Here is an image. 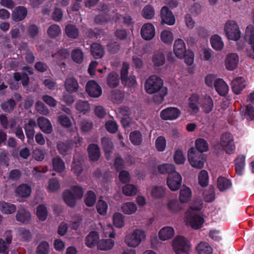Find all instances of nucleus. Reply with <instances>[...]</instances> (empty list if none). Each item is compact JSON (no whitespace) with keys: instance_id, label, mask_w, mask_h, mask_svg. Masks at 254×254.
I'll use <instances>...</instances> for the list:
<instances>
[{"instance_id":"nucleus-1","label":"nucleus","mask_w":254,"mask_h":254,"mask_svg":"<svg viewBox=\"0 0 254 254\" xmlns=\"http://www.w3.org/2000/svg\"><path fill=\"white\" fill-rule=\"evenodd\" d=\"M202 202L197 206L192 205L190 206V210L186 214V222L188 225L194 229H198L200 228L204 222L203 218L193 210L198 211L200 210L201 208Z\"/></svg>"},{"instance_id":"nucleus-2","label":"nucleus","mask_w":254,"mask_h":254,"mask_svg":"<svg viewBox=\"0 0 254 254\" xmlns=\"http://www.w3.org/2000/svg\"><path fill=\"white\" fill-rule=\"evenodd\" d=\"M146 237L144 230L142 229H135L126 235L124 242L128 247L136 248L145 240Z\"/></svg>"},{"instance_id":"nucleus-3","label":"nucleus","mask_w":254,"mask_h":254,"mask_svg":"<svg viewBox=\"0 0 254 254\" xmlns=\"http://www.w3.org/2000/svg\"><path fill=\"white\" fill-rule=\"evenodd\" d=\"M83 194L82 189L75 186L71 188L70 190L65 191L63 193V198L65 203L70 207H73L76 204L77 199H80Z\"/></svg>"},{"instance_id":"nucleus-4","label":"nucleus","mask_w":254,"mask_h":254,"mask_svg":"<svg viewBox=\"0 0 254 254\" xmlns=\"http://www.w3.org/2000/svg\"><path fill=\"white\" fill-rule=\"evenodd\" d=\"M100 13L96 16L94 21L97 24H104L114 18V11L111 5L101 4L98 6Z\"/></svg>"},{"instance_id":"nucleus-5","label":"nucleus","mask_w":254,"mask_h":254,"mask_svg":"<svg viewBox=\"0 0 254 254\" xmlns=\"http://www.w3.org/2000/svg\"><path fill=\"white\" fill-rule=\"evenodd\" d=\"M163 85V81L160 77L156 75H152L146 80L145 89L148 94H154L160 91L162 88H166Z\"/></svg>"},{"instance_id":"nucleus-6","label":"nucleus","mask_w":254,"mask_h":254,"mask_svg":"<svg viewBox=\"0 0 254 254\" xmlns=\"http://www.w3.org/2000/svg\"><path fill=\"white\" fill-rule=\"evenodd\" d=\"M188 160L192 167L197 169L203 167L205 158L203 154L197 152L194 148H191L188 151Z\"/></svg>"},{"instance_id":"nucleus-7","label":"nucleus","mask_w":254,"mask_h":254,"mask_svg":"<svg viewBox=\"0 0 254 254\" xmlns=\"http://www.w3.org/2000/svg\"><path fill=\"white\" fill-rule=\"evenodd\" d=\"M172 246L177 254H188L190 251L189 242L182 236H178L173 240Z\"/></svg>"},{"instance_id":"nucleus-8","label":"nucleus","mask_w":254,"mask_h":254,"mask_svg":"<svg viewBox=\"0 0 254 254\" xmlns=\"http://www.w3.org/2000/svg\"><path fill=\"white\" fill-rule=\"evenodd\" d=\"M224 31L229 40L235 41L238 40V24L236 21H227L224 25Z\"/></svg>"},{"instance_id":"nucleus-9","label":"nucleus","mask_w":254,"mask_h":254,"mask_svg":"<svg viewBox=\"0 0 254 254\" xmlns=\"http://www.w3.org/2000/svg\"><path fill=\"white\" fill-rule=\"evenodd\" d=\"M220 145L227 153H233L235 149V145L233 135L229 132L223 133L221 137Z\"/></svg>"},{"instance_id":"nucleus-10","label":"nucleus","mask_w":254,"mask_h":254,"mask_svg":"<svg viewBox=\"0 0 254 254\" xmlns=\"http://www.w3.org/2000/svg\"><path fill=\"white\" fill-rule=\"evenodd\" d=\"M182 178L177 172H174L168 175L167 179V184L172 191L178 190L182 184Z\"/></svg>"},{"instance_id":"nucleus-11","label":"nucleus","mask_w":254,"mask_h":254,"mask_svg":"<svg viewBox=\"0 0 254 254\" xmlns=\"http://www.w3.org/2000/svg\"><path fill=\"white\" fill-rule=\"evenodd\" d=\"M181 112L176 107L167 108L160 112V118L165 121H173L178 119L181 115Z\"/></svg>"},{"instance_id":"nucleus-12","label":"nucleus","mask_w":254,"mask_h":254,"mask_svg":"<svg viewBox=\"0 0 254 254\" xmlns=\"http://www.w3.org/2000/svg\"><path fill=\"white\" fill-rule=\"evenodd\" d=\"M86 91L90 96L94 98L99 97L102 94L101 88L93 80L87 82L86 86Z\"/></svg>"},{"instance_id":"nucleus-13","label":"nucleus","mask_w":254,"mask_h":254,"mask_svg":"<svg viewBox=\"0 0 254 254\" xmlns=\"http://www.w3.org/2000/svg\"><path fill=\"white\" fill-rule=\"evenodd\" d=\"M140 34L144 40H150L155 36V28L151 23H147L141 27Z\"/></svg>"},{"instance_id":"nucleus-14","label":"nucleus","mask_w":254,"mask_h":254,"mask_svg":"<svg viewBox=\"0 0 254 254\" xmlns=\"http://www.w3.org/2000/svg\"><path fill=\"white\" fill-rule=\"evenodd\" d=\"M36 126V122L33 119H30L28 123L25 124L24 126L25 134L28 138V142L30 144H32L34 142L35 128Z\"/></svg>"},{"instance_id":"nucleus-15","label":"nucleus","mask_w":254,"mask_h":254,"mask_svg":"<svg viewBox=\"0 0 254 254\" xmlns=\"http://www.w3.org/2000/svg\"><path fill=\"white\" fill-rule=\"evenodd\" d=\"M15 218L16 220L20 223L27 224L31 219V214L26 208L21 207L16 211Z\"/></svg>"},{"instance_id":"nucleus-16","label":"nucleus","mask_w":254,"mask_h":254,"mask_svg":"<svg viewBox=\"0 0 254 254\" xmlns=\"http://www.w3.org/2000/svg\"><path fill=\"white\" fill-rule=\"evenodd\" d=\"M173 51L177 58L182 59L185 57L187 51L185 42L182 39L179 38L175 41Z\"/></svg>"},{"instance_id":"nucleus-17","label":"nucleus","mask_w":254,"mask_h":254,"mask_svg":"<svg viewBox=\"0 0 254 254\" xmlns=\"http://www.w3.org/2000/svg\"><path fill=\"white\" fill-rule=\"evenodd\" d=\"M31 191L32 189L29 185L22 184L15 189V196L20 199L26 198L30 196Z\"/></svg>"},{"instance_id":"nucleus-18","label":"nucleus","mask_w":254,"mask_h":254,"mask_svg":"<svg viewBox=\"0 0 254 254\" xmlns=\"http://www.w3.org/2000/svg\"><path fill=\"white\" fill-rule=\"evenodd\" d=\"M161 17L162 21L169 25H173L175 23V18L169 8L164 6L161 10Z\"/></svg>"},{"instance_id":"nucleus-19","label":"nucleus","mask_w":254,"mask_h":254,"mask_svg":"<svg viewBox=\"0 0 254 254\" xmlns=\"http://www.w3.org/2000/svg\"><path fill=\"white\" fill-rule=\"evenodd\" d=\"M238 63V56L237 54L231 53L226 57L225 65L227 69L233 70L237 67Z\"/></svg>"},{"instance_id":"nucleus-20","label":"nucleus","mask_w":254,"mask_h":254,"mask_svg":"<svg viewBox=\"0 0 254 254\" xmlns=\"http://www.w3.org/2000/svg\"><path fill=\"white\" fill-rule=\"evenodd\" d=\"M99 241L98 233L93 231L90 232L87 235L85 238V243L87 247L92 248L96 245L97 246Z\"/></svg>"},{"instance_id":"nucleus-21","label":"nucleus","mask_w":254,"mask_h":254,"mask_svg":"<svg viewBox=\"0 0 254 254\" xmlns=\"http://www.w3.org/2000/svg\"><path fill=\"white\" fill-rule=\"evenodd\" d=\"M199 97L196 94L191 95L188 99V106L191 113L196 114L199 111Z\"/></svg>"},{"instance_id":"nucleus-22","label":"nucleus","mask_w":254,"mask_h":254,"mask_svg":"<svg viewBox=\"0 0 254 254\" xmlns=\"http://www.w3.org/2000/svg\"><path fill=\"white\" fill-rule=\"evenodd\" d=\"M175 235V230L172 227L166 226L161 228L158 233V236L161 241H167L171 239Z\"/></svg>"},{"instance_id":"nucleus-23","label":"nucleus","mask_w":254,"mask_h":254,"mask_svg":"<svg viewBox=\"0 0 254 254\" xmlns=\"http://www.w3.org/2000/svg\"><path fill=\"white\" fill-rule=\"evenodd\" d=\"M27 10L24 6L16 7L12 12V19L15 21L22 20L27 16Z\"/></svg>"},{"instance_id":"nucleus-24","label":"nucleus","mask_w":254,"mask_h":254,"mask_svg":"<svg viewBox=\"0 0 254 254\" xmlns=\"http://www.w3.org/2000/svg\"><path fill=\"white\" fill-rule=\"evenodd\" d=\"M64 87L68 92L74 93L77 91L79 84L75 78L73 77H68L65 79Z\"/></svg>"},{"instance_id":"nucleus-25","label":"nucleus","mask_w":254,"mask_h":254,"mask_svg":"<svg viewBox=\"0 0 254 254\" xmlns=\"http://www.w3.org/2000/svg\"><path fill=\"white\" fill-rule=\"evenodd\" d=\"M38 125L41 130L46 133H50L53 130V127L50 121L43 117H39L37 120Z\"/></svg>"},{"instance_id":"nucleus-26","label":"nucleus","mask_w":254,"mask_h":254,"mask_svg":"<svg viewBox=\"0 0 254 254\" xmlns=\"http://www.w3.org/2000/svg\"><path fill=\"white\" fill-rule=\"evenodd\" d=\"M121 211L126 215H132L137 211L136 204L131 201L123 203L121 206Z\"/></svg>"},{"instance_id":"nucleus-27","label":"nucleus","mask_w":254,"mask_h":254,"mask_svg":"<svg viewBox=\"0 0 254 254\" xmlns=\"http://www.w3.org/2000/svg\"><path fill=\"white\" fill-rule=\"evenodd\" d=\"M211 45L213 49L217 51L223 50L224 46V42L221 36L217 34L212 35L210 39Z\"/></svg>"},{"instance_id":"nucleus-28","label":"nucleus","mask_w":254,"mask_h":254,"mask_svg":"<svg viewBox=\"0 0 254 254\" xmlns=\"http://www.w3.org/2000/svg\"><path fill=\"white\" fill-rule=\"evenodd\" d=\"M16 206L5 201L0 202V211L4 214H12L16 211Z\"/></svg>"},{"instance_id":"nucleus-29","label":"nucleus","mask_w":254,"mask_h":254,"mask_svg":"<svg viewBox=\"0 0 254 254\" xmlns=\"http://www.w3.org/2000/svg\"><path fill=\"white\" fill-rule=\"evenodd\" d=\"M214 87L216 91L221 96L226 95L229 88L226 82L221 78H217L214 82Z\"/></svg>"},{"instance_id":"nucleus-30","label":"nucleus","mask_w":254,"mask_h":254,"mask_svg":"<svg viewBox=\"0 0 254 254\" xmlns=\"http://www.w3.org/2000/svg\"><path fill=\"white\" fill-rule=\"evenodd\" d=\"M165 57L162 52H155L152 56L151 61L154 67H159L165 63Z\"/></svg>"},{"instance_id":"nucleus-31","label":"nucleus","mask_w":254,"mask_h":254,"mask_svg":"<svg viewBox=\"0 0 254 254\" xmlns=\"http://www.w3.org/2000/svg\"><path fill=\"white\" fill-rule=\"evenodd\" d=\"M166 189L162 186H155L152 187L150 191L151 196L154 199H161L166 194Z\"/></svg>"},{"instance_id":"nucleus-32","label":"nucleus","mask_w":254,"mask_h":254,"mask_svg":"<svg viewBox=\"0 0 254 254\" xmlns=\"http://www.w3.org/2000/svg\"><path fill=\"white\" fill-rule=\"evenodd\" d=\"M70 55V52L67 49H62L57 53L53 55V57L56 60L58 64L62 65H65L64 63L62 62L63 60L68 58Z\"/></svg>"},{"instance_id":"nucleus-33","label":"nucleus","mask_w":254,"mask_h":254,"mask_svg":"<svg viewBox=\"0 0 254 254\" xmlns=\"http://www.w3.org/2000/svg\"><path fill=\"white\" fill-rule=\"evenodd\" d=\"M202 109L206 113H210L213 108V102L210 96L205 95L201 100Z\"/></svg>"},{"instance_id":"nucleus-34","label":"nucleus","mask_w":254,"mask_h":254,"mask_svg":"<svg viewBox=\"0 0 254 254\" xmlns=\"http://www.w3.org/2000/svg\"><path fill=\"white\" fill-rule=\"evenodd\" d=\"M88 151L90 159L93 161H97L100 156V151L99 146L94 144L89 145Z\"/></svg>"},{"instance_id":"nucleus-35","label":"nucleus","mask_w":254,"mask_h":254,"mask_svg":"<svg viewBox=\"0 0 254 254\" xmlns=\"http://www.w3.org/2000/svg\"><path fill=\"white\" fill-rule=\"evenodd\" d=\"M160 40L162 43L166 45H171L174 40V35L169 30H163L160 35Z\"/></svg>"},{"instance_id":"nucleus-36","label":"nucleus","mask_w":254,"mask_h":254,"mask_svg":"<svg viewBox=\"0 0 254 254\" xmlns=\"http://www.w3.org/2000/svg\"><path fill=\"white\" fill-rule=\"evenodd\" d=\"M64 33L68 38L71 39H76L79 36L78 28L73 24H67L65 27Z\"/></svg>"},{"instance_id":"nucleus-37","label":"nucleus","mask_w":254,"mask_h":254,"mask_svg":"<svg viewBox=\"0 0 254 254\" xmlns=\"http://www.w3.org/2000/svg\"><path fill=\"white\" fill-rule=\"evenodd\" d=\"M168 210L172 213L176 214L182 209V205L177 200L170 199L167 203Z\"/></svg>"},{"instance_id":"nucleus-38","label":"nucleus","mask_w":254,"mask_h":254,"mask_svg":"<svg viewBox=\"0 0 254 254\" xmlns=\"http://www.w3.org/2000/svg\"><path fill=\"white\" fill-rule=\"evenodd\" d=\"M101 142L106 158L109 159L110 154L113 148V143L109 138L106 137L102 138Z\"/></svg>"},{"instance_id":"nucleus-39","label":"nucleus","mask_w":254,"mask_h":254,"mask_svg":"<svg viewBox=\"0 0 254 254\" xmlns=\"http://www.w3.org/2000/svg\"><path fill=\"white\" fill-rule=\"evenodd\" d=\"M191 197V191L190 189L186 187L183 186L180 191L179 199L181 202H187Z\"/></svg>"},{"instance_id":"nucleus-40","label":"nucleus","mask_w":254,"mask_h":254,"mask_svg":"<svg viewBox=\"0 0 254 254\" xmlns=\"http://www.w3.org/2000/svg\"><path fill=\"white\" fill-rule=\"evenodd\" d=\"M115 245V242L112 239H102L98 243L97 248L101 251L111 250Z\"/></svg>"},{"instance_id":"nucleus-41","label":"nucleus","mask_w":254,"mask_h":254,"mask_svg":"<svg viewBox=\"0 0 254 254\" xmlns=\"http://www.w3.org/2000/svg\"><path fill=\"white\" fill-rule=\"evenodd\" d=\"M91 53L95 59H99L104 55V51L101 45L98 43H93L91 46Z\"/></svg>"},{"instance_id":"nucleus-42","label":"nucleus","mask_w":254,"mask_h":254,"mask_svg":"<svg viewBox=\"0 0 254 254\" xmlns=\"http://www.w3.org/2000/svg\"><path fill=\"white\" fill-rule=\"evenodd\" d=\"M232 184L231 181L223 177H220L217 179V186L220 191H224L231 188Z\"/></svg>"},{"instance_id":"nucleus-43","label":"nucleus","mask_w":254,"mask_h":254,"mask_svg":"<svg viewBox=\"0 0 254 254\" xmlns=\"http://www.w3.org/2000/svg\"><path fill=\"white\" fill-rule=\"evenodd\" d=\"M107 81L110 87H116L120 82V78L118 74L115 72H111L108 76Z\"/></svg>"},{"instance_id":"nucleus-44","label":"nucleus","mask_w":254,"mask_h":254,"mask_svg":"<svg viewBox=\"0 0 254 254\" xmlns=\"http://www.w3.org/2000/svg\"><path fill=\"white\" fill-rule=\"evenodd\" d=\"M52 166L54 170L58 172H63L65 169L64 163L59 157H55L52 159Z\"/></svg>"},{"instance_id":"nucleus-45","label":"nucleus","mask_w":254,"mask_h":254,"mask_svg":"<svg viewBox=\"0 0 254 254\" xmlns=\"http://www.w3.org/2000/svg\"><path fill=\"white\" fill-rule=\"evenodd\" d=\"M0 122L2 127L5 129H13L16 125V121L13 119L7 120L6 117L1 115L0 116Z\"/></svg>"},{"instance_id":"nucleus-46","label":"nucleus","mask_w":254,"mask_h":254,"mask_svg":"<svg viewBox=\"0 0 254 254\" xmlns=\"http://www.w3.org/2000/svg\"><path fill=\"white\" fill-rule=\"evenodd\" d=\"M62 30L60 26L57 24H52L47 30V34L51 38H56L61 35Z\"/></svg>"},{"instance_id":"nucleus-47","label":"nucleus","mask_w":254,"mask_h":254,"mask_svg":"<svg viewBox=\"0 0 254 254\" xmlns=\"http://www.w3.org/2000/svg\"><path fill=\"white\" fill-rule=\"evenodd\" d=\"M158 172L161 174L169 175L175 172V166L171 164H163L158 166Z\"/></svg>"},{"instance_id":"nucleus-48","label":"nucleus","mask_w":254,"mask_h":254,"mask_svg":"<svg viewBox=\"0 0 254 254\" xmlns=\"http://www.w3.org/2000/svg\"><path fill=\"white\" fill-rule=\"evenodd\" d=\"M124 216L119 212H116L113 216L114 225L117 228H122L125 225Z\"/></svg>"},{"instance_id":"nucleus-49","label":"nucleus","mask_w":254,"mask_h":254,"mask_svg":"<svg viewBox=\"0 0 254 254\" xmlns=\"http://www.w3.org/2000/svg\"><path fill=\"white\" fill-rule=\"evenodd\" d=\"M198 254H211L212 250L211 247L206 243L201 242L196 247Z\"/></svg>"},{"instance_id":"nucleus-50","label":"nucleus","mask_w":254,"mask_h":254,"mask_svg":"<svg viewBox=\"0 0 254 254\" xmlns=\"http://www.w3.org/2000/svg\"><path fill=\"white\" fill-rule=\"evenodd\" d=\"M141 15L146 19H151L155 15V10L152 6L148 5L142 9Z\"/></svg>"},{"instance_id":"nucleus-51","label":"nucleus","mask_w":254,"mask_h":254,"mask_svg":"<svg viewBox=\"0 0 254 254\" xmlns=\"http://www.w3.org/2000/svg\"><path fill=\"white\" fill-rule=\"evenodd\" d=\"M50 252V245L46 241L41 242L37 246L36 254H49Z\"/></svg>"},{"instance_id":"nucleus-52","label":"nucleus","mask_w":254,"mask_h":254,"mask_svg":"<svg viewBox=\"0 0 254 254\" xmlns=\"http://www.w3.org/2000/svg\"><path fill=\"white\" fill-rule=\"evenodd\" d=\"M71 56L72 60L77 64H81L83 61V53L79 49H74L71 53Z\"/></svg>"},{"instance_id":"nucleus-53","label":"nucleus","mask_w":254,"mask_h":254,"mask_svg":"<svg viewBox=\"0 0 254 254\" xmlns=\"http://www.w3.org/2000/svg\"><path fill=\"white\" fill-rule=\"evenodd\" d=\"M123 193L126 196H131L136 194L137 191V188L131 184H128L125 186L122 189Z\"/></svg>"},{"instance_id":"nucleus-54","label":"nucleus","mask_w":254,"mask_h":254,"mask_svg":"<svg viewBox=\"0 0 254 254\" xmlns=\"http://www.w3.org/2000/svg\"><path fill=\"white\" fill-rule=\"evenodd\" d=\"M195 146L198 150L197 152L202 153L207 151L208 149V145L206 140L202 138H199L195 141Z\"/></svg>"},{"instance_id":"nucleus-55","label":"nucleus","mask_w":254,"mask_h":254,"mask_svg":"<svg viewBox=\"0 0 254 254\" xmlns=\"http://www.w3.org/2000/svg\"><path fill=\"white\" fill-rule=\"evenodd\" d=\"M129 139L131 142L134 145H139L142 141V135L138 131L131 132L129 135Z\"/></svg>"},{"instance_id":"nucleus-56","label":"nucleus","mask_w":254,"mask_h":254,"mask_svg":"<svg viewBox=\"0 0 254 254\" xmlns=\"http://www.w3.org/2000/svg\"><path fill=\"white\" fill-rule=\"evenodd\" d=\"M96 197L94 192L89 191L85 194L84 202L86 205L89 207L93 206L96 202Z\"/></svg>"},{"instance_id":"nucleus-57","label":"nucleus","mask_w":254,"mask_h":254,"mask_svg":"<svg viewBox=\"0 0 254 254\" xmlns=\"http://www.w3.org/2000/svg\"><path fill=\"white\" fill-rule=\"evenodd\" d=\"M76 109L79 112L85 114L90 110V107L87 102L79 100L76 103Z\"/></svg>"},{"instance_id":"nucleus-58","label":"nucleus","mask_w":254,"mask_h":254,"mask_svg":"<svg viewBox=\"0 0 254 254\" xmlns=\"http://www.w3.org/2000/svg\"><path fill=\"white\" fill-rule=\"evenodd\" d=\"M48 215L46 207L44 205H40L37 208V215L38 219L42 221H45Z\"/></svg>"},{"instance_id":"nucleus-59","label":"nucleus","mask_w":254,"mask_h":254,"mask_svg":"<svg viewBox=\"0 0 254 254\" xmlns=\"http://www.w3.org/2000/svg\"><path fill=\"white\" fill-rule=\"evenodd\" d=\"M57 148L60 154L67 155L71 150V146L69 143L60 142L58 143Z\"/></svg>"},{"instance_id":"nucleus-60","label":"nucleus","mask_w":254,"mask_h":254,"mask_svg":"<svg viewBox=\"0 0 254 254\" xmlns=\"http://www.w3.org/2000/svg\"><path fill=\"white\" fill-rule=\"evenodd\" d=\"M213 51L209 48L203 49L201 51V58L204 61L211 62L213 59Z\"/></svg>"},{"instance_id":"nucleus-61","label":"nucleus","mask_w":254,"mask_h":254,"mask_svg":"<svg viewBox=\"0 0 254 254\" xmlns=\"http://www.w3.org/2000/svg\"><path fill=\"white\" fill-rule=\"evenodd\" d=\"M96 209L100 214L105 215L107 213L108 204L105 201L100 199L96 204Z\"/></svg>"},{"instance_id":"nucleus-62","label":"nucleus","mask_w":254,"mask_h":254,"mask_svg":"<svg viewBox=\"0 0 254 254\" xmlns=\"http://www.w3.org/2000/svg\"><path fill=\"white\" fill-rule=\"evenodd\" d=\"M156 93V94L154 95L153 97V100L155 103L160 104L163 102L164 97L167 95V89L162 88V90Z\"/></svg>"},{"instance_id":"nucleus-63","label":"nucleus","mask_w":254,"mask_h":254,"mask_svg":"<svg viewBox=\"0 0 254 254\" xmlns=\"http://www.w3.org/2000/svg\"><path fill=\"white\" fill-rule=\"evenodd\" d=\"M199 184L202 187H205L208 182V174L206 171L201 170L198 175Z\"/></svg>"},{"instance_id":"nucleus-64","label":"nucleus","mask_w":254,"mask_h":254,"mask_svg":"<svg viewBox=\"0 0 254 254\" xmlns=\"http://www.w3.org/2000/svg\"><path fill=\"white\" fill-rule=\"evenodd\" d=\"M174 159L177 164H183L186 161L184 154L181 150H177L174 155Z\"/></svg>"}]
</instances>
